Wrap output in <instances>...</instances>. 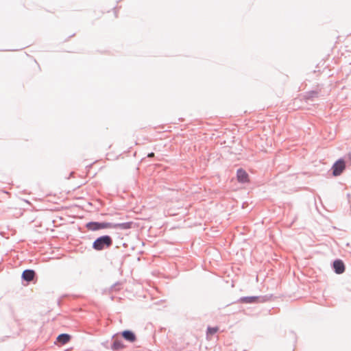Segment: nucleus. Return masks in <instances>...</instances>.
I'll return each mask as SVG.
<instances>
[{
  "mask_svg": "<svg viewBox=\"0 0 351 351\" xmlns=\"http://www.w3.org/2000/svg\"><path fill=\"white\" fill-rule=\"evenodd\" d=\"M219 330L218 327H208L207 329V336L213 335Z\"/></svg>",
  "mask_w": 351,
  "mask_h": 351,
  "instance_id": "9b49d317",
  "label": "nucleus"
},
{
  "mask_svg": "<svg viewBox=\"0 0 351 351\" xmlns=\"http://www.w3.org/2000/svg\"><path fill=\"white\" fill-rule=\"evenodd\" d=\"M112 243V240L109 236H102L97 239L93 243V248L96 250H102L105 247H110Z\"/></svg>",
  "mask_w": 351,
  "mask_h": 351,
  "instance_id": "f257e3e1",
  "label": "nucleus"
},
{
  "mask_svg": "<svg viewBox=\"0 0 351 351\" xmlns=\"http://www.w3.org/2000/svg\"><path fill=\"white\" fill-rule=\"evenodd\" d=\"M122 336L125 339L130 342H134L136 340L135 335L130 330L123 331L122 332Z\"/></svg>",
  "mask_w": 351,
  "mask_h": 351,
  "instance_id": "6e6552de",
  "label": "nucleus"
},
{
  "mask_svg": "<svg viewBox=\"0 0 351 351\" xmlns=\"http://www.w3.org/2000/svg\"><path fill=\"white\" fill-rule=\"evenodd\" d=\"M113 350H119L123 348V344L120 341L115 340L112 346Z\"/></svg>",
  "mask_w": 351,
  "mask_h": 351,
  "instance_id": "f8f14e48",
  "label": "nucleus"
},
{
  "mask_svg": "<svg viewBox=\"0 0 351 351\" xmlns=\"http://www.w3.org/2000/svg\"><path fill=\"white\" fill-rule=\"evenodd\" d=\"M70 339L71 337L67 334L60 335L57 338L58 341H59L62 344H65L68 343L70 341Z\"/></svg>",
  "mask_w": 351,
  "mask_h": 351,
  "instance_id": "1a4fd4ad",
  "label": "nucleus"
},
{
  "mask_svg": "<svg viewBox=\"0 0 351 351\" xmlns=\"http://www.w3.org/2000/svg\"><path fill=\"white\" fill-rule=\"evenodd\" d=\"M256 297H244L240 299L242 303H252L256 301Z\"/></svg>",
  "mask_w": 351,
  "mask_h": 351,
  "instance_id": "9d476101",
  "label": "nucleus"
},
{
  "mask_svg": "<svg viewBox=\"0 0 351 351\" xmlns=\"http://www.w3.org/2000/svg\"><path fill=\"white\" fill-rule=\"evenodd\" d=\"M333 268L335 269V271L338 274H341L343 273L345 271L344 263L341 260H336L334 261Z\"/></svg>",
  "mask_w": 351,
  "mask_h": 351,
  "instance_id": "39448f33",
  "label": "nucleus"
},
{
  "mask_svg": "<svg viewBox=\"0 0 351 351\" xmlns=\"http://www.w3.org/2000/svg\"><path fill=\"white\" fill-rule=\"evenodd\" d=\"M133 223L132 221L125 222L122 223H112V228H120L123 230L130 229L132 227Z\"/></svg>",
  "mask_w": 351,
  "mask_h": 351,
  "instance_id": "0eeeda50",
  "label": "nucleus"
},
{
  "mask_svg": "<svg viewBox=\"0 0 351 351\" xmlns=\"http://www.w3.org/2000/svg\"><path fill=\"white\" fill-rule=\"evenodd\" d=\"M35 276V272L31 269L25 270L22 274V278L23 280L29 282L32 281Z\"/></svg>",
  "mask_w": 351,
  "mask_h": 351,
  "instance_id": "423d86ee",
  "label": "nucleus"
},
{
  "mask_svg": "<svg viewBox=\"0 0 351 351\" xmlns=\"http://www.w3.org/2000/svg\"><path fill=\"white\" fill-rule=\"evenodd\" d=\"M237 180L239 182L246 183L249 182V176L243 169H239L237 173Z\"/></svg>",
  "mask_w": 351,
  "mask_h": 351,
  "instance_id": "20e7f679",
  "label": "nucleus"
},
{
  "mask_svg": "<svg viewBox=\"0 0 351 351\" xmlns=\"http://www.w3.org/2000/svg\"><path fill=\"white\" fill-rule=\"evenodd\" d=\"M86 228L89 230L96 231L100 229L112 228V223L108 222H89L86 224Z\"/></svg>",
  "mask_w": 351,
  "mask_h": 351,
  "instance_id": "f03ea898",
  "label": "nucleus"
},
{
  "mask_svg": "<svg viewBox=\"0 0 351 351\" xmlns=\"http://www.w3.org/2000/svg\"><path fill=\"white\" fill-rule=\"evenodd\" d=\"M148 157L149 158H152L154 156V152H152V153H149L148 155H147Z\"/></svg>",
  "mask_w": 351,
  "mask_h": 351,
  "instance_id": "ddd939ff",
  "label": "nucleus"
},
{
  "mask_svg": "<svg viewBox=\"0 0 351 351\" xmlns=\"http://www.w3.org/2000/svg\"><path fill=\"white\" fill-rule=\"evenodd\" d=\"M346 169V163L344 160H338L332 167V175L338 176L341 175Z\"/></svg>",
  "mask_w": 351,
  "mask_h": 351,
  "instance_id": "7ed1b4c3",
  "label": "nucleus"
}]
</instances>
